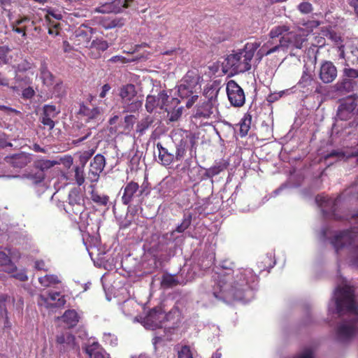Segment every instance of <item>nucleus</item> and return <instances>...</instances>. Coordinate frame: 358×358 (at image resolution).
Here are the masks:
<instances>
[{"instance_id":"nucleus-33","label":"nucleus","mask_w":358,"mask_h":358,"mask_svg":"<svg viewBox=\"0 0 358 358\" xmlns=\"http://www.w3.org/2000/svg\"><path fill=\"white\" fill-rule=\"evenodd\" d=\"M252 123V115L249 113H245L241 120L240 124V136L244 137L248 135Z\"/></svg>"},{"instance_id":"nucleus-19","label":"nucleus","mask_w":358,"mask_h":358,"mask_svg":"<svg viewBox=\"0 0 358 358\" xmlns=\"http://www.w3.org/2000/svg\"><path fill=\"white\" fill-rule=\"evenodd\" d=\"M194 90L195 87L183 83H181L178 87V93L179 96L182 99H187L185 103L187 108H192L199 99V96L194 94Z\"/></svg>"},{"instance_id":"nucleus-3","label":"nucleus","mask_w":358,"mask_h":358,"mask_svg":"<svg viewBox=\"0 0 358 358\" xmlns=\"http://www.w3.org/2000/svg\"><path fill=\"white\" fill-rule=\"evenodd\" d=\"M257 42L247 43L244 48L227 56L222 64V71L224 73L230 72L236 74L244 73L251 68L250 62L255 51L259 48Z\"/></svg>"},{"instance_id":"nucleus-63","label":"nucleus","mask_w":358,"mask_h":358,"mask_svg":"<svg viewBox=\"0 0 358 358\" xmlns=\"http://www.w3.org/2000/svg\"><path fill=\"white\" fill-rule=\"evenodd\" d=\"M110 89H111V87L109 84H108V83L104 84L102 86L101 90L99 93V97L101 99L106 97L107 93L110 90Z\"/></svg>"},{"instance_id":"nucleus-47","label":"nucleus","mask_w":358,"mask_h":358,"mask_svg":"<svg viewBox=\"0 0 358 358\" xmlns=\"http://www.w3.org/2000/svg\"><path fill=\"white\" fill-rule=\"evenodd\" d=\"M76 41H78L77 45H81V41L83 42V45H87V42L90 43V38L87 31L81 29L80 28L76 32Z\"/></svg>"},{"instance_id":"nucleus-12","label":"nucleus","mask_w":358,"mask_h":358,"mask_svg":"<svg viewBox=\"0 0 358 358\" xmlns=\"http://www.w3.org/2000/svg\"><path fill=\"white\" fill-rule=\"evenodd\" d=\"M170 96L165 90L160 91L157 96L148 95L146 97L145 108L148 113H152L153 110L159 108L164 110Z\"/></svg>"},{"instance_id":"nucleus-49","label":"nucleus","mask_w":358,"mask_h":358,"mask_svg":"<svg viewBox=\"0 0 358 358\" xmlns=\"http://www.w3.org/2000/svg\"><path fill=\"white\" fill-rule=\"evenodd\" d=\"M57 114L58 112L57 111L55 106L45 105L43 106L42 115L55 118L57 117Z\"/></svg>"},{"instance_id":"nucleus-44","label":"nucleus","mask_w":358,"mask_h":358,"mask_svg":"<svg viewBox=\"0 0 358 358\" xmlns=\"http://www.w3.org/2000/svg\"><path fill=\"white\" fill-rule=\"evenodd\" d=\"M48 296L51 301H57L55 303V306L57 307L63 306L66 303V299L64 298V296H61V294L59 292H50L48 294Z\"/></svg>"},{"instance_id":"nucleus-1","label":"nucleus","mask_w":358,"mask_h":358,"mask_svg":"<svg viewBox=\"0 0 358 358\" xmlns=\"http://www.w3.org/2000/svg\"><path fill=\"white\" fill-rule=\"evenodd\" d=\"M257 276L251 268L226 270L218 275L217 288L214 287L215 298L222 300H242L245 292L252 288Z\"/></svg>"},{"instance_id":"nucleus-28","label":"nucleus","mask_w":358,"mask_h":358,"mask_svg":"<svg viewBox=\"0 0 358 358\" xmlns=\"http://www.w3.org/2000/svg\"><path fill=\"white\" fill-rule=\"evenodd\" d=\"M29 21L30 18L27 16H24L17 19L15 22L11 24L12 31L21 34L22 37L26 38L27 27L22 26V24Z\"/></svg>"},{"instance_id":"nucleus-7","label":"nucleus","mask_w":358,"mask_h":358,"mask_svg":"<svg viewBox=\"0 0 358 358\" xmlns=\"http://www.w3.org/2000/svg\"><path fill=\"white\" fill-rule=\"evenodd\" d=\"M336 115L339 120L343 121L353 117V120L349 123V126L350 127H357L358 125V107L356 98L350 96L340 100Z\"/></svg>"},{"instance_id":"nucleus-11","label":"nucleus","mask_w":358,"mask_h":358,"mask_svg":"<svg viewBox=\"0 0 358 358\" xmlns=\"http://www.w3.org/2000/svg\"><path fill=\"white\" fill-rule=\"evenodd\" d=\"M171 315V310L165 313L162 307H155L150 310L145 320L153 328H161L165 321L170 320Z\"/></svg>"},{"instance_id":"nucleus-24","label":"nucleus","mask_w":358,"mask_h":358,"mask_svg":"<svg viewBox=\"0 0 358 358\" xmlns=\"http://www.w3.org/2000/svg\"><path fill=\"white\" fill-rule=\"evenodd\" d=\"M229 165V162L227 160L222 159L218 162H215L213 166L206 169L204 176L206 178H213L226 170Z\"/></svg>"},{"instance_id":"nucleus-30","label":"nucleus","mask_w":358,"mask_h":358,"mask_svg":"<svg viewBox=\"0 0 358 358\" xmlns=\"http://www.w3.org/2000/svg\"><path fill=\"white\" fill-rule=\"evenodd\" d=\"M58 162L55 160L45 159H38L34 162V168L38 171H41L45 173V171L53 167L55 165L57 164Z\"/></svg>"},{"instance_id":"nucleus-58","label":"nucleus","mask_w":358,"mask_h":358,"mask_svg":"<svg viewBox=\"0 0 358 358\" xmlns=\"http://www.w3.org/2000/svg\"><path fill=\"white\" fill-rule=\"evenodd\" d=\"M51 87L53 88L54 94H56L57 95H59V94L63 88V83L60 79L57 80L55 81L54 85L52 86Z\"/></svg>"},{"instance_id":"nucleus-18","label":"nucleus","mask_w":358,"mask_h":358,"mask_svg":"<svg viewBox=\"0 0 358 358\" xmlns=\"http://www.w3.org/2000/svg\"><path fill=\"white\" fill-rule=\"evenodd\" d=\"M5 160L13 167L22 169L31 163L32 161V155L30 153L21 152L6 157Z\"/></svg>"},{"instance_id":"nucleus-32","label":"nucleus","mask_w":358,"mask_h":358,"mask_svg":"<svg viewBox=\"0 0 358 358\" xmlns=\"http://www.w3.org/2000/svg\"><path fill=\"white\" fill-rule=\"evenodd\" d=\"M313 77L311 71L305 65L303 66L302 76L298 82L297 85L300 88H306L312 85Z\"/></svg>"},{"instance_id":"nucleus-35","label":"nucleus","mask_w":358,"mask_h":358,"mask_svg":"<svg viewBox=\"0 0 358 358\" xmlns=\"http://www.w3.org/2000/svg\"><path fill=\"white\" fill-rule=\"evenodd\" d=\"M342 72L343 77L352 79V81H356L355 80L358 79V69H354L350 66L349 58L345 60Z\"/></svg>"},{"instance_id":"nucleus-56","label":"nucleus","mask_w":358,"mask_h":358,"mask_svg":"<svg viewBox=\"0 0 358 358\" xmlns=\"http://www.w3.org/2000/svg\"><path fill=\"white\" fill-rule=\"evenodd\" d=\"M35 95V91L31 87H28L22 90V97L25 99H31Z\"/></svg>"},{"instance_id":"nucleus-54","label":"nucleus","mask_w":358,"mask_h":358,"mask_svg":"<svg viewBox=\"0 0 358 358\" xmlns=\"http://www.w3.org/2000/svg\"><path fill=\"white\" fill-rule=\"evenodd\" d=\"M102 349H103V348L101 347V345L98 342L94 341L87 346V348L85 349V352L87 354L92 355V352H94L96 351H99Z\"/></svg>"},{"instance_id":"nucleus-51","label":"nucleus","mask_w":358,"mask_h":358,"mask_svg":"<svg viewBox=\"0 0 358 358\" xmlns=\"http://www.w3.org/2000/svg\"><path fill=\"white\" fill-rule=\"evenodd\" d=\"M194 143H195L194 137L193 136H192L191 134H189V135H186L185 137L182 138L180 140V141L178 145L181 148H183L185 149H187L189 144H191L192 147H193Z\"/></svg>"},{"instance_id":"nucleus-43","label":"nucleus","mask_w":358,"mask_h":358,"mask_svg":"<svg viewBox=\"0 0 358 358\" xmlns=\"http://www.w3.org/2000/svg\"><path fill=\"white\" fill-rule=\"evenodd\" d=\"M120 10V8H116L113 3H105L95 9L96 12L100 13H117Z\"/></svg>"},{"instance_id":"nucleus-31","label":"nucleus","mask_w":358,"mask_h":358,"mask_svg":"<svg viewBox=\"0 0 358 358\" xmlns=\"http://www.w3.org/2000/svg\"><path fill=\"white\" fill-rule=\"evenodd\" d=\"M154 121V117L150 115H147L145 117L141 119L136 124V132L140 135L144 134L145 131L152 127Z\"/></svg>"},{"instance_id":"nucleus-45","label":"nucleus","mask_w":358,"mask_h":358,"mask_svg":"<svg viewBox=\"0 0 358 358\" xmlns=\"http://www.w3.org/2000/svg\"><path fill=\"white\" fill-rule=\"evenodd\" d=\"M11 52V49L8 45L0 46V60L3 64H8L11 61L12 57H8V54Z\"/></svg>"},{"instance_id":"nucleus-36","label":"nucleus","mask_w":358,"mask_h":358,"mask_svg":"<svg viewBox=\"0 0 358 358\" xmlns=\"http://www.w3.org/2000/svg\"><path fill=\"white\" fill-rule=\"evenodd\" d=\"M199 76L195 71H188L182 80V83L187 84L193 87H196L199 83Z\"/></svg>"},{"instance_id":"nucleus-38","label":"nucleus","mask_w":358,"mask_h":358,"mask_svg":"<svg viewBox=\"0 0 358 358\" xmlns=\"http://www.w3.org/2000/svg\"><path fill=\"white\" fill-rule=\"evenodd\" d=\"M90 197L94 203L99 206H106L109 201V196L108 195H101L96 191H94V189L90 193Z\"/></svg>"},{"instance_id":"nucleus-9","label":"nucleus","mask_w":358,"mask_h":358,"mask_svg":"<svg viewBox=\"0 0 358 358\" xmlns=\"http://www.w3.org/2000/svg\"><path fill=\"white\" fill-rule=\"evenodd\" d=\"M226 91L231 106L241 107L244 105L245 102V92L235 80H230L227 82Z\"/></svg>"},{"instance_id":"nucleus-53","label":"nucleus","mask_w":358,"mask_h":358,"mask_svg":"<svg viewBox=\"0 0 358 358\" xmlns=\"http://www.w3.org/2000/svg\"><path fill=\"white\" fill-rule=\"evenodd\" d=\"M52 119L53 117L41 115V117H40V121L45 127H47L48 129L50 131L55 127V122Z\"/></svg>"},{"instance_id":"nucleus-21","label":"nucleus","mask_w":358,"mask_h":358,"mask_svg":"<svg viewBox=\"0 0 358 358\" xmlns=\"http://www.w3.org/2000/svg\"><path fill=\"white\" fill-rule=\"evenodd\" d=\"M180 101L178 98L170 97L164 110L171 122L178 120L182 113V106H179Z\"/></svg>"},{"instance_id":"nucleus-48","label":"nucleus","mask_w":358,"mask_h":358,"mask_svg":"<svg viewBox=\"0 0 358 358\" xmlns=\"http://www.w3.org/2000/svg\"><path fill=\"white\" fill-rule=\"evenodd\" d=\"M297 10L303 15H308L313 12V6L308 1H303L297 6Z\"/></svg>"},{"instance_id":"nucleus-41","label":"nucleus","mask_w":358,"mask_h":358,"mask_svg":"<svg viewBox=\"0 0 358 358\" xmlns=\"http://www.w3.org/2000/svg\"><path fill=\"white\" fill-rule=\"evenodd\" d=\"M65 210L69 215H80L82 214L85 210V207L84 205V201L78 202V203L71 206H66Z\"/></svg>"},{"instance_id":"nucleus-34","label":"nucleus","mask_w":358,"mask_h":358,"mask_svg":"<svg viewBox=\"0 0 358 358\" xmlns=\"http://www.w3.org/2000/svg\"><path fill=\"white\" fill-rule=\"evenodd\" d=\"M15 299L7 294L0 295V316L8 314L7 307L14 306Z\"/></svg>"},{"instance_id":"nucleus-5","label":"nucleus","mask_w":358,"mask_h":358,"mask_svg":"<svg viewBox=\"0 0 358 358\" xmlns=\"http://www.w3.org/2000/svg\"><path fill=\"white\" fill-rule=\"evenodd\" d=\"M351 218L358 220V213L353 214ZM331 243L337 254L340 250L345 247H351L353 250L351 264L358 268V229L341 231L332 238Z\"/></svg>"},{"instance_id":"nucleus-4","label":"nucleus","mask_w":358,"mask_h":358,"mask_svg":"<svg viewBox=\"0 0 358 358\" xmlns=\"http://www.w3.org/2000/svg\"><path fill=\"white\" fill-rule=\"evenodd\" d=\"M217 95L218 90L215 88L205 89L203 98L196 105L193 118L201 121L215 119L218 114Z\"/></svg>"},{"instance_id":"nucleus-22","label":"nucleus","mask_w":358,"mask_h":358,"mask_svg":"<svg viewBox=\"0 0 358 358\" xmlns=\"http://www.w3.org/2000/svg\"><path fill=\"white\" fill-rule=\"evenodd\" d=\"M357 87V81H352V79L343 77L341 80L338 81L334 88L336 92L342 94H345L353 92Z\"/></svg>"},{"instance_id":"nucleus-15","label":"nucleus","mask_w":358,"mask_h":358,"mask_svg":"<svg viewBox=\"0 0 358 358\" xmlns=\"http://www.w3.org/2000/svg\"><path fill=\"white\" fill-rule=\"evenodd\" d=\"M106 166V159L103 155L97 154L90 162V167L88 172V179L92 182H97L100 173Z\"/></svg>"},{"instance_id":"nucleus-16","label":"nucleus","mask_w":358,"mask_h":358,"mask_svg":"<svg viewBox=\"0 0 358 358\" xmlns=\"http://www.w3.org/2000/svg\"><path fill=\"white\" fill-rule=\"evenodd\" d=\"M36 69V65L31 59H24L21 61L15 66V80L16 83L23 82L25 85H29L31 83V79L29 77L24 76V78L20 74L21 73H25L27 71H31Z\"/></svg>"},{"instance_id":"nucleus-62","label":"nucleus","mask_w":358,"mask_h":358,"mask_svg":"<svg viewBox=\"0 0 358 358\" xmlns=\"http://www.w3.org/2000/svg\"><path fill=\"white\" fill-rule=\"evenodd\" d=\"M106 351L104 349H102L99 351L93 352L91 354H87L90 358H106L105 357Z\"/></svg>"},{"instance_id":"nucleus-26","label":"nucleus","mask_w":358,"mask_h":358,"mask_svg":"<svg viewBox=\"0 0 358 358\" xmlns=\"http://www.w3.org/2000/svg\"><path fill=\"white\" fill-rule=\"evenodd\" d=\"M0 270L13 273L17 271V266L12 262L10 257L4 252H0Z\"/></svg>"},{"instance_id":"nucleus-6","label":"nucleus","mask_w":358,"mask_h":358,"mask_svg":"<svg viewBox=\"0 0 358 358\" xmlns=\"http://www.w3.org/2000/svg\"><path fill=\"white\" fill-rule=\"evenodd\" d=\"M271 37H280L282 48H286L301 49L303 43L306 41L304 36L302 34L291 31L290 27L287 25H278L271 29Z\"/></svg>"},{"instance_id":"nucleus-39","label":"nucleus","mask_w":358,"mask_h":358,"mask_svg":"<svg viewBox=\"0 0 358 358\" xmlns=\"http://www.w3.org/2000/svg\"><path fill=\"white\" fill-rule=\"evenodd\" d=\"M179 284L178 280L175 275L166 274L162 276L161 285L164 288H171Z\"/></svg>"},{"instance_id":"nucleus-59","label":"nucleus","mask_w":358,"mask_h":358,"mask_svg":"<svg viewBox=\"0 0 358 358\" xmlns=\"http://www.w3.org/2000/svg\"><path fill=\"white\" fill-rule=\"evenodd\" d=\"M185 153H186V149L177 145L176 155H174L176 160V161L181 160L183 158V157L185 156Z\"/></svg>"},{"instance_id":"nucleus-50","label":"nucleus","mask_w":358,"mask_h":358,"mask_svg":"<svg viewBox=\"0 0 358 358\" xmlns=\"http://www.w3.org/2000/svg\"><path fill=\"white\" fill-rule=\"evenodd\" d=\"M28 178L32 181L34 184H38L43 181L45 178V173L41 171H36L34 173H29Z\"/></svg>"},{"instance_id":"nucleus-8","label":"nucleus","mask_w":358,"mask_h":358,"mask_svg":"<svg viewBox=\"0 0 358 358\" xmlns=\"http://www.w3.org/2000/svg\"><path fill=\"white\" fill-rule=\"evenodd\" d=\"M137 92L133 84H126L120 87L119 96L121 99L124 113H135L142 106V102L136 99Z\"/></svg>"},{"instance_id":"nucleus-57","label":"nucleus","mask_w":358,"mask_h":358,"mask_svg":"<svg viewBox=\"0 0 358 358\" xmlns=\"http://www.w3.org/2000/svg\"><path fill=\"white\" fill-rule=\"evenodd\" d=\"M0 110L4 112L7 115H10L12 113L18 115L20 113L19 110H17L15 108H13L11 107H9L7 106L1 105V104H0Z\"/></svg>"},{"instance_id":"nucleus-55","label":"nucleus","mask_w":358,"mask_h":358,"mask_svg":"<svg viewBox=\"0 0 358 358\" xmlns=\"http://www.w3.org/2000/svg\"><path fill=\"white\" fill-rule=\"evenodd\" d=\"M94 153V150L93 149L85 151L83 153L80 157V161L82 163V166H83V167H85L87 162L91 158Z\"/></svg>"},{"instance_id":"nucleus-27","label":"nucleus","mask_w":358,"mask_h":358,"mask_svg":"<svg viewBox=\"0 0 358 358\" xmlns=\"http://www.w3.org/2000/svg\"><path fill=\"white\" fill-rule=\"evenodd\" d=\"M157 148L159 151V158L164 166L170 165L176 159L174 155L164 148L161 143H157Z\"/></svg>"},{"instance_id":"nucleus-17","label":"nucleus","mask_w":358,"mask_h":358,"mask_svg":"<svg viewBox=\"0 0 358 358\" xmlns=\"http://www.w3.org/2000/svg\"><path fill=\"white\" fill-rule=\"evenodd\" d=\"M337 73V69L333 62L325 61L320 66L319 78L322 83L329 84L336 78Z\"/></svg>"},{"instance_id":"nucleus-2","label":"nucleus","mask_w":358,"mask_h":358,"mask_svg":"<svg viewBox=\"0 0 358 358\" xmlns=\"http://www.w3.org/2000/svg\"><path fill=\"white\" fill-rule=\"evenodd\" d=\"M336 312L339 316L344 313L353 314L348 320H343L336 328V336L339 341H350L358 334V304L355 299V290L348 285L338 287L334 295Z\"/></svg>"},{"instance_id":"nucleus-20","label":"nucleus","mask_w":358,"mask_h":358,"mask_svg":"<svg viewBox=\"0 0 358 358\" xmlns=\"http://www.w3.org/2000/svg\"><path fill=\"white\" fill-rule=\"evenodd\" d=\"M269 39L259 49L258 54L263 56H268L274 52L282 50L280 37H271V31L268 34Z\"/></svg>"},{"instance_id":"nucleus-37","label":"nucleus","mask_w":358,"mask_h":358,"mask_svg":"<svg viewBox=\"0 0 358 358\" xmlns=\"http://www.w3.org/2000/svg\"><path fill=\"white\" fill-rule=\"evenodd\" d=\"M38 282L42 286L45 287L61 282L56 275H45L40 277L38 278Z\"/></svg>"},{"instance_id":"nucleus-42","label":"nucleus","mask_w":358,"mask_h":358,"mask_svg":"<svg viewBox=\"0 0 358 358\" xmlns=\"http://www.w3.org/2000/svg\"><path fill=\"white\" fill-rule=\"evenodd\" d=\"M68 204L66 206H74L78 202L84 201L82 196L79 193V192L76 189H73L70 191L69 194V198H68Z\"/></svg>"},{"instance_id":"nucleus-52","label":"nucleus","mask_w":358,"mask_h":358,"mask_svg":"<svg viewBox=\"0 0 358 358\" xmlns=\"http://www.w3.org/2000/svg\"><path fill=\"white\" fill-rule=\"evenodd\" d=\"M178 358H193V355L188 345H183L178 352Z\"/></svg>"},{"instance_id":"nucleus-10","label":"nucleus","mask_w":358,"mask_h":358,"mask_svg":"<svg viewBox=\"0 0 358 358\" xmlns=\"http://www.w3.org/2000/svg\"><path fill=\"white\" fill-rule=\"evenodd\" d=\"M103 113L102 108L96 106H90L81 103L79 106L78 114L86 122H97L101 120Z\"/></svg>"},{"instance_id":"nucleus-40","label":"nucleus","mask_w":358,"mask_h":358,"mask_svg":"<svg viewBox=\"0 0 358 358\" xmlns=\"http://www.w3.org/2000/svg\"><path fill=\"white\" fill-rule=\"evenodd\" d=\"M192 215L191 213L185 214L182 222L178 225L174 231L178 233H182L189 228L192 223Z\"/></svg>"},{"instance_id":"nucleus-46","label":"nucleus","mask_w":358,"mask_h":358,"mask_svg":"<svg viewBox=\"0 0 358 358\" xmlns=\"http://www.w3.org/2000/svg\"><path fill=\"white\" fill-rule=\"evenodd\" d=\"M83 166H76L74 169L75 180L78 186H81L85 182V173Z\"/></svg>"},{"instance_id":"nucleus-23","label":"nucleus","mask_w":358,"mask_h":358,"mask_svg":"<svg viewBox=\"0 0 358 358\" xmlns=\"http://www.w3.org/2000/svg\"><path fill=\"white\" fill-rule=\"evenodd\" d=\"M74 341L75 337L69 333L62 334L60 335H57L56 337V343L61 352H65L70 348H73Z\"/></svg>"},{"instance_id":"nucleus-64","label":"nucleus","mask_w":358,"mask_h":358,"mask_svg":"<svg viewBox=\"0 0 358 358\" xmlns=\"http://www.w3.org/2000/svg\"><path fill=\"white\" fill-rule=\"evenodd\" d=\"M296 358H313V352L311 350L307 349Z\"/></svg>"},{"instance_id":"nucleus-14","label":"nucleus","mask_w":358,"mask_h":358,"mask_svg":"<svg viewBox=\"0 0 358 358\" xmlns=\"http://www.w3.org/2000/svg\"><path fill=\"white\" fill-rule=\"evenodd\" d=\"M143 189H140L138 182L130 181L123 187L122 202L124 205H130L134 199L143 194Z\"/></svg>"},{"instance_id":"nucleus-25","label":"nucleus","mask_w":358,"mask_h":358,"mask_svg":"<svg viewBox=\"0 0 358 358\" xmlns=\"http://www.w3.org/2000/svg\"><path fill=\"white\" fill-rule=\"evenodd\" d=\"M40 78L44 85L50 87L57 80L54 75L48 70L47 64L43 62L40 67Z\"/></svg>"},{"instance_id":"nucleus-60","label":"nucleus","mask_w":358,"mask_h":358,"mask_svg":"<svg viewBox=\"0 0 358 358\" xmlns=\"http://www.w3.org/2000/svg\"><path fill=\"white\" fill-rule=\"evenodd\" d=\"M335 157H345V154L342 151H338V150H334L331 151L329 153H328L325 156V159H329V158Z\"/></svg>"},{"instance_id":"nucleus-13","label":"nucleus","mask_w":358,"mask_h":358,"mask_svg":"<svg viewBox=\"0 0 358 358\" xmlns=\"http://www.w3.org/2000/svg\"><path fill=\"white\" fill-rule=\"evenodd\" d=\"M87 55L92 59H98L101 57V54L106 50L109 45L107 41L102 38H96L95 39L87 42V45H85Z\"/></svg>"},{"instance_id":"nucleus-29","label":"nucleus","mask_w":358,"mask_h":358,"mask_svg":"<svg viewBox=\"0 0 358 358\" xmlns=\"http://www.w3.org/2000/svg\"><path fill=\"white\" fill-rule=\"evenodd\" d=\"M62 319L69 327H74L78 323L80 317L75 310H67L63 314Z\"/></svg>"},{"instance_id":"nucleus-61","label":"nucleus","mask_w":358,"mask_h":358,"mask_svg":"<svg viewBox=\"0 0 358 358\" xmlns=\"http://www.w3.org/2000/svg\"><path fill=\"white\" fill-rule=\"evenodd\" d=\"M13 277H14L15 278H16L22 282H24L28 280V277H27L26 273L23 271L16 272L15 273H14L13 275Z\"/></svg>"}]
</instances>
